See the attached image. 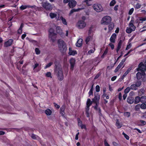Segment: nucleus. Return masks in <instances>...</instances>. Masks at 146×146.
Returning a JSON list of instances; mask_svg holds the SVG:
<instances>
[{"instance_id": "obj_1", "label": "nucleus", "mask_w": 146, "mask_h": 146, "mask_svg": "<svg viewBox=\"0 0 146 146\" xmlns=\"http://www.w3.org/2000/svg\"><path fill=\"white\" fill-rule=\"evenodd\" d=\"M137 70V71H140L141 72V73L138 72L136 74L137 78L138 80H140L143 76L145 75V72L146 70V68L143 62H141L139 64Z\"/></svg>"}, {"instance_id": "obj_2", "label": "nucleus", "mask_w": 146, "mask_h": 146, "mask_svg": "<svg viewBox=\"0 0 146 146\" xmlns=\"http://www.w3.org/2000/svg\"><path fill=\"white\" fill-rule=\"evenodd\" d=\"M54 72L57 74L58 79L60 81H62L64 78L62 70V68L59 67L58 64L55 63Z\"/></svg>"}, {"instance_id": "obj_3", "label": "nucleus", "mask_w": 146, "mask_h": 146, "mask_svg": "<svg viewBox=\"0 0 146 146\" xmlns=\"http://www.w3.org/2000/svg\"><path fill=\"white\" fill-rule=\"evenodd\" d=\"M59 49L62 53H65L67 50V47L66 43L62 39H60L58 41Z\"/></svg>"}, {"instance_id": "obj_4", "label": "nucleus", "mask_w": 146, "mask_h": 146, "mask_svg": "<svg viewBox=\"0 0 146 146\" xmlns=\"http://www.w3.org/2000/svg\"><path fill=\"white\" fill-rule=\"evenodd\" d=\"M134 22V20L132 18L129 24V28L127 27L126 29V31L127 33H130L132 32L135 31L136 27L133 25Z\"/></svg>"}, {"instance_id": "obj_5", "label": "nucleus", "mask_w": 146, "mask_h": 146, "mask_svg": "<svg viewBox=\"0 0 146 146\" xmlns=\"http://www.w3.org/2000/svg\"><path fill=\"white\" fill-rule=\"evenodd\" d=\"M49 37L52 42H54L56 40V34L54 33V30L52 28H50L48 31Z\"/></svg>"}, {"instance_id": "obj_6", "label": "nucleus", "mask_w": 146, "mask_h": 146, "mask_svg": "<svg viewBox=\"0 0 146 146\" xmlns=\"http://www.w3.org/2000/svg\"><path fill=\"white\" fill-rule=\"evenodd\" d=\"M111 17L109 16L104 17L102 19L101 23L104 25H108L111 22Z\"/></svg>"}, {"instance_id": "obj_7", "label": "nucleus", "mask_w": 146, "mask_h": 146, "mask_svg": "<svg viewBox=\"0 0 146 146\" xmlns=\"http://www.w3.org/2000/svg\"><path fill=\"white\" fill-rule=\"evenodd\" d=\"M100 99V96L99 94L98 93L95 94V97L92 99L93 102L95 103V105L94 107L95 110H97V107L99 104Z\"/></svg>"}, {"instance_id": "obj_8", "label": "nucleus", "mask_w": 146, "mask_h": 146, "mask_svg": "<svg viewBox=\"0 0 146 146\" xmlns=\"http://www.w3.org/2000/svg\"><path fill=\"white\" fill-rule=\"evenodd\" d=\"M141 84V82L140 80L137 81L135 84H133L131 85L130 86L131 89L133 90H136L138 89V87L140 86Z\"/></svg>"}, {"instance_id": "obj_9", "label": "nucleus", "mask_w": 146, "mask_h": 146, "mask_svg": "<svg viewBox=\"0 0 146 146\" xmlns=\"http://www.w3.org/2000/svg\"><path fill=\"white\" fill-rule=\"evenodd\" d=\"M94 10L97 12H100L103 11V9L102 5L99 4H95L93 6Z\"/></svg>"}, {"instance_id": "obj_10", "label": "nucleus", "mask_w": 146, "mask_h": 146, "mask_svg": "<svg viewBox=\"0 0 146 146\" xmlns=\"http://www.w3.org/2000/svg\"><path fill=\"white\" fill-rule=\"evenodd\" d=\"M42 6L46 10H51L52 9V7L51 5L47 2L43 3L42 4Z\"/></svg>"}, {"instance_id": "obj_11", "label": "nucleus", "mask_w": 146, "mask_h": 146, "mask_svg": "<svg viewBox=\"0 0 146 146\" xmlns=\"http://www.w3.org/2000/svg\"><path fill=\"white\" fill-rule=\"evenodd\" d=\"M86 23L83 21H79L77 23V26L79 29H82L86 26Z\"/></svg>"}, {"instance_id": "obj_12", "label": "nucleus", "mask_w": 146, "mask_h": 146, "mask_svg": "<svg viewBox=\"0 0 146 146\" xmlns=\"http://www.w3.org/2000/svg\"><path fill=\"white\" fill-rule=\"evenodd\" d=\"M36 6L35 5L31 6L29 5H22L20 7L21 10L23 11L27 8H31L32 9H35Z\"/></svg>"}, {"instance_id": "obj_13", "label": "nucleus", "mask_w": 146, "mask_h": 146, "mask_svg": "<svg viewBox=\"0 0 146 146\" xmlns=\"http://www.w3.org/2000/svg\"><path fill=\"white\" fill-rule=\"evenodd\" d=\"M13 39H9L4 42V46L5 47H7L11 46L13 43Z\"/></svg>"}, {"instance_id": "obj_14", "label": "nucleus", "mask_w": 146, "mask_h": 146, "mask_svg": "<svg viewBox=\"0 0 146 146\" xmlns=\"http://www.w3.org/2000/svg\"><path fill=\"white\" fill-rule=\"evenodd\" d=\"M76 3L77 2L75 1L72 0L69 2L68 5L70 8H73L76 6Z\"/></svg>"}, {"instance_id": "obj_15", "label": "nucleus", "mask_w": 146, "mask_h": 146, "mask_svg": "<svg viewBox=\"0 0 146 146\" xmlns=\"http://www.w3.org/2000/svg\"><path fill=\"white\" fill-rule=\"evenodd\" d=\"M76 60L73 58H71L70 60V69L73 70L74 66Z\"/></svg>"}, {"instance_id": "obj_16", "label": "nucleus", "mask_w": 146, "mask_h": 146, "mask_svg": "<svg viewBox=\"0 0 146 146\" xmlns=\"http://www.w3.org/2000/svg\"><path fill=\"white\" fill-rule=\"evenodd\" d=\"M56 33L59 34L61 36L64 35V33H62V30L59 26H58L56 27Z\"/></svg>"}, {"instance_id": "obj_17", "label": "nucleus", "mask_w": 146, "mask_h": 146, "mask_svg": "<svg viewBox=\"0 0 146 146\" xmlns=\"http://www.w3.org/2000/svg\"><path fill=\"white\" fill-rule=\"evenodd\" d=\"M65 108V106L64 105H63L61 107L60 109V113L63 117H64Z\"/></svg>"}, {"instance_id": "obj_18", "label": "nucleus", "mask_w": 146, "mask_h": 146, "mask_svg": "<svg viewBox=\"0 0 146 146\" xmlns=\"http://www.w3.org/2000/svg\"><path fill=\"white\" fill-rule=\"evenodd\" d=\"M116 34L115 33H113L111 36L110 38V41L112 43H115V39L116 38Z\"/></svg>"}, {"instance_id": "obj_19", "label": "nucleus", "mask_w": 146, "mask_h": 146, "mask_svg": "<svg viewBox=\"0 0 146 146\" xmlns=\"http://www.w3.org/2000/svg\"><path fill=\"white\" fill-rule=\"evenodd\" d=\"M134 101L133 98L131 96H129L127 98V102L129 104H132Z\"/></svg>"}, {"instance_id": "obj_20", "label": "nucleus", "mask_w": 146, "mask_h": 146, "mask_svg": "<svg viewBox=\"0 0 146 146\" xmlns=\"http://www.w3.org/2000/svg\"><path fill=\"white\" fill-rule=\"evenodd\" d=\"M122 41L121 40H120L118 43L116 49V52L118 53L121 47V45L122 43Z\"/></svg>"}, {"instance_id": "obj_21", "label": "nucleus", "mask_w": 146, "mask_h": 146, "mask_svg": "<svg viewBox=\"0 0 146 146\" xmlns=\"http://www.w3.org/2000/svg\"><path fill=\"white\" fill-rule=\"evenodd\" d=\"M69 51L68 52V54L70 55L74 56L77 54L76 51L72 50V48L70 47L69 48Z\"/></svg>"}, {"instance_id": "obj_22", "label": "nucleus", "mask_w": 146, "mask_h": 146, "mask_svg": "<svg viewBox=\"0 0 146 146\" xmlns=\"http://www.w3.org/2000/svg\"><path fill=\"white\" fill-rule=\"evenodd\" d=\"M108 26L109 31H111L114 28V25L113 23H110Z\"/></svg>"}, {"instance_id": "obj_23", "label": "nucleus", "mask_w": 146, "mask_h": 146, "mask_svg": "<svg viewBox=\"0 0 146 146\" xmlns=\"http://www.w3.org/2000/svg\"><path fill=\"white\" fill-rule=\"evenodd\" d=\"M92 0H85L83 1V3H86V5L87 6H90L92 5V3L91 2Z\"/></svg>"}, {"instance_id": "obj_24", "label": "nucleus", "mask_w": 146, "mask_h": 146, "mask_svg": "<svg viewBox=\"0 0 146 146\" xmlns=\"http://www.w3.org/2000/svg\"><path fill=\"white\" fill-rule=\"evenodd\" d=\"M82 40L81 39H79L76 44V46L78 47H80L82 45Z\"/></svg>"}, {"instance_id": "obj_25", "label": "nucleus", "mask_w": 146, "mask_h": 146, "mask_svg": "<svg viewBox=\"0 0 146 146\" xmlns=\"http://www.w3.org/2000/svg\"><path fill=\"white\" fill-rule=\"evenodd\" d=\"M115 125L118 129L120 128L122 126V124L120 123L118 120H117L115 123Z\"/></svg>"}, {"instance_id": "obj_26", "label": "nucleus", "mask_w": 146, "mask_h": 146, "mask_svg": "<svg viewBox=\"0 0 146 146\" xmlns=\"http://www.w3.org/2000/svg\"><path fill=\"white\" fill-rule=\"evenodd\" d=\"M96 50L95 46H94L93 49H91L86 54L87 55H90L92 53H93Z\"/></svg>"}, {"instance_id": "obj_27", "label": "nucleus", "mask_w": 146, "mask_h": 146, "mask_svg": "<svg viewBox=\"0 0 146 146\" xmlns=\"http://www.w3.org/2000/svg\"><path fill=\"white\" fill-rule=\"evenodd\" d=\"M140 102L143 103H146V97L142 96L140 97Z\"/></svg>"}, {"instance_id": "obj_28", "label": "nucleus", "mask_w": 146, "mask_h": 146, "mask_svg": "<svg viewBox=\"0 0 146 146\" xmlns=\"http://www.w3.org/2000/svg\"><path fill=\"white\" fill-rule=\"evenodd\" d=\"M45 113L47 115H50L51 114L52 112L50 110L48 109L45 110Z\"/></svg>"}, {"instance_id": "obj_29", "label": "nucleus", "mask_w": 146, "mask_h": 146, "mask_svg": "<svg viewBox=\"0 0 146 146\" xmlns=\"http://www.w3.org/2000/svg\"><path fill=\"white\" fill-rule=\"evenodd\" d=\"M92 36H90V35H88V36L86 38L85 41L86 44H88V43L90 41L91 39H92Z\"/></svg>"}, {"instance_id": "obj_30", "label": "nucleus", "mask_w": 146, "mask_h": 146, "mask_svg": "<svg viewBox=\"0 0 146 146\" xmlns=\"http://www.w3.org/2000/svg\"><path fill=\"white\" fill-rule=\"evenodd\" d=\"M49 15L50 18L52 19L56 17L57 15L56 13H50Z\"/></svg>"}, {"instance_id": "obj_31", "label": "nucleus", "mask_w": 146, "mask_h": 146, "mask_svg": "<svg viewBox=\"0 0 146 146\" xmlns=\"http://www.w3.org/2000/svg\"><path fill=\"white\" fill-rule=\"evenodd\" d=\"M141 98L139 96H137L135 98V103L137 104L140 102Z\"/></svg>"}, {"instance_id": "obj_32", "label": "nucleus", "mask_w": 146, "mask_h": 146, "mask_svg": "<svg viewBox=\"0 0 146 146\" xmlns=\"http://www.w3.org/2000/svg\"><path fill=\"white\" fill-rule=\"evenodd\" d=\"M80 9H81L79 8L77 9H73L70 11L69 13V14L70 15H71L74 12L78 11L79 10H80Z\"/></svg>"}, {"instance_id": "obj_33", "label": "nucleus", "mask_w": 146, "mask_h": 146, "mask_svg": "<svg viewBox=\"0 0 146 146\" xmlns=\"http://www.w3.org/2000/svg\"><path fill=\"white\" fill-rule=\"evenodd\" d=\"M123 65L122 64H121V63H120L116 67V69L114 70V72H117L120 68Z\"/></svg>"}, {"instance_id": "obj_34", "label": "nucleus", "mask_w": 146, "mask_h": 146, "mask_svg": "<svg viewBox=\"0 0 146 146\" xmlns=\"http://www.w3.org/2000/svg\"><path fill=\"white\" fill-rule=\"evenodd\" d=\"M77 120L78 121V126H80L81 125H82V121L81 120L80 118L78 117L77 118Z\"/></svg>"}, {"instance_id": "obj_35", "label": "nucleus", "mask_w": 146, "mask_h": 146, "mask_svg": "<svg viewBox=\"0 0 146 146\" xmlns=\"http://www.w3.org/2000/svg\"><path fill=\"white\" fill-rule=\"evenodd\" d=\"M123 115L125 117L128 118L130 116V113L129 112H125L124 113Z\"/></svg>"}, {"instance_id": "obj_36", "label": "nucleus", "mask_w": 146, "mask_h": 146, "mask_svg": "<svg viewBox=\"0 0 146 146\" xmlns=\"http://www.w3.org/2000/svg\"><path fill=\"white\" fill-rule=\"evenodd\" d=\"M60 19L62 20L63 24L65 25H67V23L66 20L62 16L60 17Z\"/></svg>"}, {"instance_id": "obj_37", "label": "nucleus", "mask_w": 146, "mask_h": 146, "mask_svg": "<svg viewBox=\"0 0 146 146\" xmlns=\"http://www.w3.org/2000/svg\"><path fill=\"white\" fill-rule=\"evenodd\" d=\"M52 64L53 63L52 62H49L44 67V68L45 69H46L48 68H49Z\"/></svg>"}, {"instance_id": "obj_38", "label": "nucleus", "mask_w": 146, "mask_h": 146, "mask_svg": "<svg viewBox=\"0 0 146 146\" xmlns=\"http://www.w3.org/2000/svg\"><path fill=\"white\" fill-rule=\"evenodd\" d=\"M95 110L96 111H98V113H99V115L100 116H102V114L101 113V109L100 108V107L98 108L97 107V110Z\"/></svg>"}, {"instance_id": "obj_39", "label": "nucleus", "mask_w": 146, "mask_h": 146, "mask_svg": "<svg viewBox=\"0 0 146 146\" xmlns=\"http://www.w3.org/2000/svg\"><path fill=\"white\" fill-rule=\"evenodd\" d=\"M140 108L142 109H145L146 108V104L145 103H142L140 105Z\"/></svg>"}, {"instance_id": "obj_40", "label": "nucleus", "mask_w": 146, "mask_h": 146, "mask_svg": "<svg viewBox=\"0 0 146 146\" xmlns=\"http://www.w3.org/2000/svg\"><path fill=\"white\" fill-rule=\"evenodd\" d=\"M130 90V87H127L124 90V92L125 93L127 94L129 92Z\"/></svg>"}, {"instance_id": "obj_41", "label": "nucleus", "mask_w": 146, "mask_h": 146, "mask_svg": "<svg viewBox=\"0 0 146 146\" xmlns=\"http://www.w3.org/2000/svg\"><path fill=\"white\" fill-rule=\"evenodd\" d=\"M93 28V27L92 25H91L89 29L88 32V35H90L91 33L92 32V29Z\"/></svg>"}, {"instance_id": "obj_42", "label": "nucleus", "mask_w": 146, "mask_h": 146, "mask_svg": "<svg viewBox=\"0 0 146 146\" xmlns=\"http://www.w3.org/2000/svg\"><path fill=\"white\" fill-rule=\"evenodd\" d=\"M141 5L139 3H137L134 7L135 9H138L141 8Z\"/></svg>"}, {"instance_id": "obj_43", "label": "nucleus", "mask_w": 146, "mask_h": 146, "mask_svg": "<svg viewBox=\"0 0 146 146\" xmlns=\"http://www.w3.org/2000/svg\"><path fill=\"white\" fill-rule=\"evenodd\" d=\"M92 104V103L90 99V98L88 99L86 102V105H89L90 104V105L91 106Z\"/></svg>"}, {"instance_id": "obj_44", "label": "nucleus", "mask_w": 146, "mask_h": 146, "mask_svg": "<svg viewBox=\"0 0 146 146\" xmlns=\"http://www.w3.org/2000/svg\"><path fill=\"white\" fill-rule=\"evenodd\" d=\"M46 76L47 77H50L52 78L51 73L50 72H48L46 74Z\"/></svg>"}, {"instance_id": "obj_45", "label": "nucleus", "mask_w": 146, "mask_h": 146, "mask_svg": "<svg viewBox=\"0 0 146 146\" xmlns=\"http://www.w3.org/2000/svg\"><path fill=\"white\" fill-rule=\"evenodd\" d=\"M93 86L92 85V86L90 90V91L88 93L89 96H90L91 95H92V94H93Z\"/></svg>"}, {"instance_id": "obj_46", "label": "nucleus", "mask_w": 146, "mask_h": 146, "mask_svg": "<svg viewBox=\"0 0 146 146\" xmlns=\"http://www.w3.org/2000/svg\"><path fill=\"white\" fill-rule=\"evenodd\" d=\"M116 2L114 0H112L110 3V6H113L115 4Z\"/></svg>"}, {"instance_id": "obj_47", "label": "nucleus", "mask_w": 146, "mask_h": 146, "mask_svg": "<svg viewBox=\"0 0 146 146\" xmlns=\"http://www.w3.org/2000/svg\"><path fill=\"white\" fill-rule=\"evenodd\" d=\"M35 51L36 54H39L40 53V51L38 48H35Z\"/></svg>"}, {"instance_id": "obj_48", "label": "nucleus", "mask_w": 146, "mask_h": 146, "mask_svg": "<svg viewBox=\"0 0 146 146\" xmlns=\"http://www.w3.org/2000/svg\"><path fill=\"white\" fill-rule=\"evenodd\" d=\"M134 9L133 8H131L129 11L128 14L129 15H131L133 13Z\"/></svg>"}, {"instance_id": "obj_49", "label": "nucleus", "mask_w": 146, "mask_h": 146, "mask_svg": "<svg viewBox=\"0 0 146 146\" xmlns=\"http://www.w3.org/2000/svg\"><path fill=\"white\" fill-rule=\"evenodd\" d=\"M96 91L97 92H98L100 91V86L98 85H96Z\"/></svg>"}, {"instance_id": "obj_50", "label": "nucleus", "mask_w": 146, "mask_h": 146, "mask_svg": "<svg viewBox=\"0 0 146 146\" xmlns=\"http://www.w3.org/2000/svg\"><path fill=\"white\" fill-rule=\"evenodd\" d=\"M122 134L127 139L129 140V136L127 135L124 132H123Z\"/></svg>"}, {"instance_id": "obj_51", "label": "nucleus", "mask_w": 146, "mask_h": 146, "mask_svg": "<svg viewBox=\"0 0 146 146\" xmlns=\"http://www.w3.org/2000/svg\"><path fill=\"white\" fill-rule=\"evenodd\" d=\"M80 127L82 129H84L85 130H86L87 129L86 125L85 124H82V125H81V126Z\"/></svg>"}, {"instance_id": "obj_52", "label": "nucleus", "mask_w": 146, "mask_h": 146, "mask_svg": "<svg viewBox=\"0 0 146 146\" xmlns=\"http://www.w3.org/2000/svg\"><path fill=\"white\" fill-rule=\"evenodd\" d=\"M118 98L120 101H121L122 100V94L121 92H119V94Z\"/></svg>"}, {"instance_id": "obj_53", "label": "nucleus", "mask_w": 146, "mask_h": 146, "mask_svg": "<svg viewBox=\"0 0 146 146\" xmlns=\"http://www.w3.org/2000/svg\"><path fill=\"white\" fill-rule=\"evenodd\" d=\"M37 136L36 135L34 134H32L31 137L33 139H36Z\"/></svg>"}, {"instance_id": "obj_54", "label": "nucleus", "mask_w": 146, "mask_h": 146, "mask_svg": "<svg viewBox=\"0 0 146 146\" xmlns=\"http://www.w3.org/2000/svg\"><path fill=\"white\" fill-rule=\"evenodd\" d=\"M104 143L105 146H110L108 143L106 139L104 140Z\"/></svg>"}, {"instance_id": "obj_55", "label": "nucleus", "mask_w": 146, "mask_h": 146, "mask_svg": "<svg viewBox=\"0 0 146 146\" xmlns=\"http://www.w3.org/2000/svg\"><path fill=\"white\" fill-rule=\"evenodd\" d=\"M101 74V73H98L97 74L96 76L94 78V79H96L98 78L100 76Z\"/></svg>"}, {"instance_id": "obj_56", "label": "nucleus", "mask_w": 146, "mask_h": 146, "mask_svg": "<svg viewBox=\"0 0 146 146\" xmlns=\"http://www.w3.org/2000/svg\"><path fill=\"white\" fill-rule=\"evenodd\" d=\"M54 106L57 109H58L60 108V106L59 105H58L55 103H54Z\"/></svg>"}, {"instance_id": "obj_57", "label": "nucleus", "mask_w": 146, "mask_h": 146, "mask_svg": "<svg viewBox=\"0 0 146 146\" xmlns=\"http://www.w3.org/2000/svg\"><path fill=\"white\" fill-rule=\"evenodd\" d=\"M139 20L143 21H146V17H140L139 19Z\"/></svg>"}, {"instance_id": "obj_58", "label": "nucleus", "mask_w": 146, "mask_h": 146, "mask_svg": "<svg viewBox=\"0 0 146 146\" xmlns=\"http://www.w3.org/2000/svg\"><path fill=\"white\" fill-rule=\"evenodd\" d=\"M139 121L142 124V125H145L146 124V122L144 121L141 120H139Z\"/></svg>"}, {"instance_id": "obj_59", "label": "nucleus", "mask_w": 146, "mask_h": 146, "mask_svg": "<svg viewBox=\"0 0 146 146\" xmlns=\"http://www.w3.org/2000/svg\"><path fill=\"white\" fill-rule=\"evenodd\" d=\"M109 45L110 46L112 50H113L114 48V46L113 44L110 43Z\"/></svg>"}, {"instance_id": "obj_60", "label": "nucleus", "mask_w": 146, "mask_h": 146, "mask_svg": "<svg viewBox=\"0 0 146 146\" xmlns=\"http://www.w3.org/2000/svg\"><path fill=\"white\" fill-rule=\"evenodd\" d=\"M131 43H130L128 45H127V47L126 48V50H128V49H129V48H130V47H131Z\"/></svg>"}, {"instance_id": "obj_61", "label": "nucleus", "mask_w": 146, "mask_h": 146, "mask_svg": "<svg viewBox=\"0 0 146 146\" xmlns=\"http://www.w3.org/2000/svg\"><path fill=\"white\" fill-rule=\"evenodd\" d=\"M140 104H139L135 106L136 109L137 110H138L140 108Z\"/></svg>"}, {"instance_id": "obj_62", "label": "nucleus", "mask_w": 146, "mask_h": 146, "mask_svg": "<svg viewBox=\"0 0 146 146\" xmlns=\"http://www.w3.org/2000/svg\"><path fill=\"white\" fill-rule=\"evenodd\" d=\"M79 134V132H78L76 135L75 139L76 140H77L78 139V135Z\"/></svg>"}, {"instance_id": "obj_63", "label": "nucleus", "mask_w": 146, "mask_h": 146, "mask_svg": "<svg viewBox=\"0 0 146 146\" xmlns=\"http://www.w3.org/2000/svg\"><path fill=\"white\" fill-rule=\"evenodd\" d=\"M27 36V35L26 34H23L21 36V38L23 39V40H24V38H25Z\"/></svg>"}, {"instance_id": "obj_64", "label": "nucleus", "mask_w": 146, "mask_h": 146, "mask_svg": "<svg viewBox=\"0 0 146 146\" xmlns=\"http://www.w3.org/2000/svg\"><path fill=\"white\" fill-rule=\"evenodd\" d=\"M90 106V104L89 105H86V111H89V110L90 109L89 107Z\"/></svg>"}]
</instances>
